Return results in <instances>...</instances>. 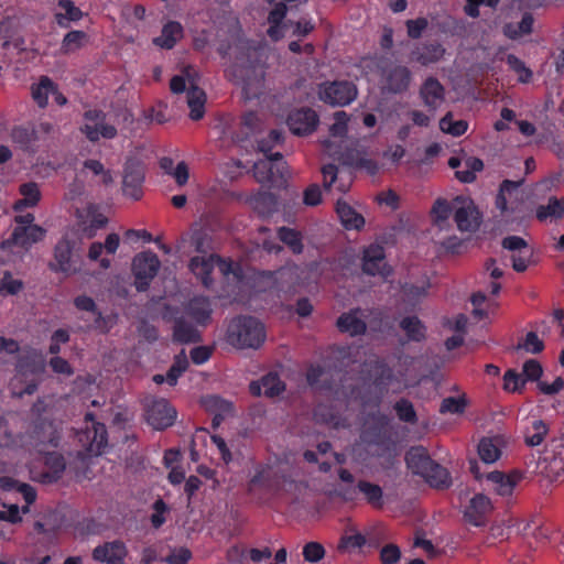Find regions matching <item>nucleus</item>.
<instances>
[{
	"instance_id": "f257e3e1",
	"label": "nucleus",
	"mask_w": 564,
	"mask_h": 564,
	"mask_svg": "<svg viewBox=\"0 0 564 564\" xmlns=\"http://www.w3.org/2000/svg\"><path fill=\"white\" fill-rule=\"evenodd\" d=\"M265 339L263 325L254 317H237L227 329V340L237 348H258Z\"/></svg>"
},
{
	"instance_id": "f03ea898",
	"label": "nucleus",
	"mask_w": 564,
	"mask_h": 564,
	"mask_svg": "<svg viewBox=\"0 0 564 564\" xmlns=\"http://www.w3.org/2000/svg\"><path fill=\"white\" fill-rule=\"evenodd\" d=\"M85 429L77 433L78 442L86 456H98L108 445L106 425L95 421L91 413L85 415Z\"/></svg>"
},
{
	"instance_id": "7ed1b4c3",
	"label": "nucleus",
	"mask_w": 564,
	"mask_h": 564,
	"mask_svg": "<svg viewBox=\"0 0 564 564\" xmlns=\"http://www.w3.org/2000/svg\"><path fill=\"white\" fill-rule=\"evenodd\" d=\"M106 113L99 109H89L84 112V124L80 132L90 141L98 142L101 138L115 139L118 134L117 128L106 121Z\"/></svg>"
},
{
	"instance_id": "20e7f679",
	"label": "nucleus",
	"mask_w": 564,
	"mask_h": 564,
	"mask_svg": "<svg viewBox=\"0 0 564 564\" xmlns=\"http://www.w3.org/2000/svg\"><path fill=\"white\" fill-rule=\"evenodd\" d=\"M454 220L458 230L475 232L481 224L482 215L470 197L457 196L453 199Z\"/></svg>"
},
{
	"instance_id": "39448f33",
	"label": "nucleus",
	"mask_w": 564,
	"mask_h": 564,
	"mask_svg": "<svg viewBox=\"0 0 564 564\" xmlns=\"http://www.w3.org/2000/svg\"><path fill=\"white\" fill-rule=\"evenodd\" d=\"M543 0H514L512 7L523 11L518 23H506L502 28L503 34L510 40H519L533 32L534 18L530 10L541 7Z\"/></svg>"
},
{
	"instance_id": "423d86ee",
	"label": "nucleus",
	"mask_w": 564,
	"mask_h": 564,
	"mask_svg": "<svg viewBox=\"0 0 564 564\" xmlns=\"http://www.w3.org/2000/svg\"><path fill=\"white\" fill-rule=\"evenodd\" d=\"M161 267L159 257L151 251L138 253L132 261L134 285L138 291H145Z\"/></svg>"
},
{
	"instance_id": "0eeeda50",
	"label": "nucleus",
	"mask_w": 564,
	"mask_h": 564,
	"mask_svg": "<svg viewBox=\"0 0 564 564\" xmlns=\"http://www.w3.org/2000/svg\"><path fill=\"white\" fill-rule=\"evenodd\" d=\"M538 471L551 480L564 476V444L552 442L538 462Z\"/></svg>"
},
{
	"instance_id": "6e6552de",
	"label": "nucleus",
	"mask_w": 564,
	"mask_h": 564,
	"mask_svg": "<svg viewBox=\"0 0 564 564\" xmlns=\"http://www.w3.org/2000/svg\"><path fill=\"white\" fill-rule=\"evenodd\" d=\"M319 99L332 106H346L357 96L356 86L347 80L324 83L318 88Z\"/></svg>"
},
{
	"instance_id": "1a4fd4ad",
	"label": "nucleus",
	"mask_w": 564,
	"mask_h": 564,
	"mask_svg": "<svg viewBox=\"0 0 564 564\" xmlns=\"http://www.w3.org/2000/svg\"><path fill=\"white\" fill-rule=\"evenodd\" d=\"M145 421L154 430H165L173 425L177 412L165 399L152 400L145 406Z\"/></svg>"
},
{
	"instance_id": "9d476101",
	"label": "nucleus",
	"mask_w": 564,
	"mask_h": 564,
	"mask_svg": "<svg viewBox=\"0 0 564 564\" xmlns=\"http://www.w3.org/2000/svg\"><path fill=\"white\" fill-rule=\"evenodd\" d=\"M523 181L506 180L501 183L499 193L496 197V208L499 216L506 220H510L513 214L519 209L520 186Z\"/></svg>"
},
{
	"instance_id": "9b49d317",
	"label": "nucleus",
	"mask_w": 564,
	"mask_h": 564,
	"mask_svg": "<svg viewBox=\"0 0 564 564\" xmlns=\"http://www.w3.org/2000/svg\"><path fill=\"white\" fill-rule=\"evenodd\" d=\"M144 167L139 162L128 163L124 167L122 192L126 196L139 200L143 196Z\"/></svg>"
},
{
	"instance_id": "f8f14e48",
	"label": "nucleus",
	"mask_w": 564,
	"mask_h": 564,
	"mask_svg": "<svg viewBox=\"0 0 564 564\" xmlns=\"http://www.w3.org/2000/svg\"><path fill=\"white\" fill-rule=\"evenodd\" d=\"M318 123L317 113L311 108H301L292 111L288 117V126L292 133L306 135L312 133Z\"/></svg>"
},
{
	"instance_id": "ddd939ff",
	"label": "nucleus",
	"mask_w": 564,
	"mask_h": 564,
	"mask_svg": "<svg viewBox=\"0 0 564 564\" xmlns=\"http://www.w3.org/2000/svg\"><path fill=\"white\" fill-rule=\"evenodd\" d=\"M484 477L488 484V487L497 495L509 497L512 495L517 485L521 481L522 474L518 470H514L508 475L501 471H491L486 474Z\"/></svg>"
},
{
	"instance_id": "4468645a",
	"label": "nucleus",
	"mask_w": 564,
	"mask_h": 564,
	"mask_svg": "<svg viewBox=\"0 0 564 564\" xmlns=\"http://www.w3.org/2000/svg\"><path fill=\"white\" fill-rule=\"evenodd\" d=\"M50 269L66 275L76 273L73 261V245L68 239H61L54 248V261L50 262Z\"/></svg>"
},
{
	"instance_id": "2eb2a0df",
	"label": "nucleus",
	"mask_w": 564,
	"mask_h": 564,
	"mask_svg": "<svg viewBox=\"0 0 564 564\" xmlns=\"http://www.w3.org/2000/svg\"><path fill=\"white\" fill-rule=\"evenodd\" d=\"M45 230L40 226H17L11 236L1 242L2 249L12 246L26 247L43 239Z\"/></svg>"
},
{
	"instance_id": "dca6fc26",
	"label": "nucleus",
	"mask_w": 564,
	"mask_h": 564,
	"mask_svg": "<svg viewBox=\"0 0 564 564\" xmlns=\"http://www.w3.org/2000/svg\"><path fill=\"white\" fill-rule=\"evenodd\" d=\"M128 555L126 544L120 541L106 542L98 545L93 551V558L97 562H106L107 564H124Z\"/></svg>"
},
{
	"instance_id": "f3484780",
	"label": "nucleus",
	"mask_w": 564,
	"mask_h": 564,
	"mask_svg": "<svg viewBox=\"0 0 564 564\" xmlns=\"http://www.w3.org/2000/svg\"><path fill=\"white\" fill-rule=\"evenodd\" d=\"M502 247L513 252L511 256L512 267L517 272H523L528 268L530 250L527 242L518 236L506 237Z\"/></svg>"
},
{
	"instance_id": "a211bd4d",
	"label": "nucleus",
	"mask_w": 564,
	"mask_h": 564,
	"mask_svg": "<svg viewBox=\"0 0 564 564\" xmlns=\"http://www.w3.org/2000/svg\"><path fill=\"white\" fill-rule=\"evenodd\" d=\"M384 249L380 245H370L364 252L362 270L369 275H387Z\"/></svg>"
},
{
	"instance_id": "6ab92c4d",
	"label": "nucleus",
	"mask_w": 564,
	"mask_h": 564,
	"mask_svg": "<svg viewBox=\"0 0 564 564\" xmlns=\"http://www.w3.org/2000/svg\"><path fill=\"white\" fill-rule=\"evenodd\" d=\"M492 510L491 501L482 494L475 495L465 510V518L471 524L479 527L485 523L486 517Z\"/></svg>"
},
{
	"instance_id": "aec40b11",
	"label": "nucleus",
	"mask_w": 564,
	"mask_h": 564,
	"mask_svg": "<svg viewBox=\"0 0 564 564\" xmlns=\"http://www.w3.org/2000/svg\"><path fill=\"white\" fill-rule=\"evenodd\" d=\"M323 185L325 189L330 191L335 186L339 193H347L352 184V176L349 174L346 177L339 173L335 164H326L322 167Z\"/></svg>"
},
{
	"instance_id": "412c9836",
	"label": "nucleus",
	"mask_w": 564,
	"mask_h": 564,
	"mask_svg": "<svg viewBox=\"0 0 564 564\" xmlns=\"http://www.w3.org/2000/svg\"><path fill=\"white\" fill-rule=\"evenodd\" d=\"M425 484L436 489L448 488L452 484L446 468L425 456Z\"/></svg>"
},
{
	"instance_id": "4be33fe9",
	"label": "nucleus",
	"mask_w": 564,
	"mask_h": 564,
	"mask_svg": "<svg viewBox=\"0 0 564 564\" xmlns=\"http://www.w3.org/2000/svg\"><path fill=\"white\" fill-rule=\"evenodd\" d=\"M253 176L260 184H271L284 177L283 167L274 165L270 160H260L253 164Z\"/></svg>"
},
{
	"instance_id": "5701e85b",
	"label": "nucleus",
	"mask_w": 564,
	"mask_h": 564,
	"mask_svg": "<svg viewBox=\"0 0 564 564\" xmlns=\"http://www.w3.org/2000/svg\"><path fill=\"white\" fill-rule=\"evenodd\" d=\"M410 83V72L403 66H392L384 72V88L391 93L405 90Z\"/></svg>"
},
{
	"instance_id": "b1692460",
	"label": "nucleus",
	"mask_w": 564,
	"mask_h": 564,
	"mask_svg": "<svg viewBox=\"0 0 564 564\" xmlns=\"http://www.w3.org/2000/svg\"><path fill=\"white\" fill-rule=\"evenodd\" d=\"M503 445L502 436L484 437L478 444V455L484 463L492 464L500 458Z\"/></svg>"
},
{
	"instance_id": "393cba45",
	"label": "nucleus",
	"mask_w": 564,
	"mask_h": 564,
	"mask_svg": "<svg viewBox=\"0 0 564 564\" xmlns=\"http://www.w3.org/2000/svg\"><path fill=\"white\" fill-rule=\"evenodd\" d=\"M230 75L234 77L236 84L242 85L246 90H249L254 84H259L263 77L262 73L258 74V67L253 64L248 66L235 63L230 69Z\"/></svg>"
},
{
	"instance_id": "a878e982",
	"label": "nucleus",
	"mask_w": 564,
	"mask_h": 564,
	"mask_svg": "<svg viewBox=\"0 0 564 564\" xmlns=\"http://www.w3.org/2000/svg\"><path fill=\"white\" fill-rule=\"evenodd\" d=\"M216 263V256L193 257L189 261V270L202 281L204 286L209 288L213 284L210 273Z\"/></svg>"
},
{
	"instance_id": "bb28decb",
	"label": "nucleus",
	"mask_w": 564,
	"mask_h": 564,
	"mask_svg": "<svg viewBox=\"0 0 564 564\" xmlns=\"http://www.w3.org/2000/svg\"><path fill=\"white\" fill-rule=\"evenodd\" d=\"M184 30L180 22H167L161 32V35L153 39V44L165 50H171L183 37Z\"/></svg>"
},
{
	"instance_id": "cd10ccee",
	"label": "nucleus",
	"mask_w": 564,
	"mask_h": 564,
	"mask_svg": "<svg viewBox=\"0 0 564 564\" xmlns=\"http://www.w3.org/2000/svg\"><path fill=\"white\" fill-rule=\"evenodd\" d=\"M356 488L371 508L376 510L383 508V490L379 485L361 479L357 482Z\"/></svg>"
},
{
	"instance_id": "c85d7f7f",
	"label": "nucleus",
	"mask_w": 564,
	"mask_h": 564,
	"mask_svg": "<svg viewBox=\"0 0 564 564\" xmlns=\"http://www.w3.org/2000/svg\"><path fill=\"white\" fill-rule=\"evenodd\" d=\"M336 213L340 219L341 225L346 229H357L364 227L365 218L357 213L348 203L338 199L336 203Z\"/></svg>"
},
{
	"instance_id": "c756f323",
	"label": "nucleus",
	"mask_w": 564,
	"mask_h": 564,
	"mask_svg": "<svg viewBox=\"0 0 564 564\" xmlns=\"http://www.w3.org/2000/svg\"><path fill=\"white\" fill-rule=\"evenodd\" d=\"M360 310H354L344 313L337 319V327L343 333H349L351 336L361 335L366 332L367 325L359 316Z\"/></svg>"
},
{
	"instance_id": "7c9ffc66",
	"label": "nucleus",
	"mask_w": 564,
	"mask_h": 564,
	"mask_svg": "<svg viewBox=\"0 0 564 564\" xmlns=\"http://www.w3.org/2000/svg\"><path fill=\"white\" fill-rule=\"evenodd\" d=\"M45 469L42 473L43 482H55L64 474L66 464L61 454L50 453L45 456Z\"/></svg>"
},
{
	"instance_id": "2f4dec72",
	"label": "nucleus",
	"mask_w": 564,
	"mask_h": 564,
	"mask_svg": "<svg viewBox=\"0 0 564 564\" xmlns=\"http://www.w3.org/2000/svg\"><path fill=\"white\" fill-rule=\"evenodd\" d=\"M19 193L23 197L14 203L13 208L15 212H22L26 207H34L41 199V192L35 182L21 184Z\"/></svg>"
},
{
	"instance_id": "473e14b6",
	"label": "nucleus",
	"mask_w": 564,
	"mask_h": 564,
	"mask_svg": "<svg viewBox=\"0 0 564 564\" xmlns=\"http://www.w3.org/2000/svg\"><path fill=\"white\" fill-rule=\"evenodd\" d=\"M173 338L182 344L198 343L202 339L199 332L184 317L175 318Z\"/></svg>"
},
{
	"instance_id": "72a5a7b5",
	"label": "nucleus",
	"mask_w": 564,
	"mask_h": 564,
	"mask_svg": "<svg viewBox=\"0 0 564 564\" xmlns=\"http://www.w3.org/2000/svg\"><path fill=\"white\" fill-rule=\"evenodd\" d=\"M206 94L203 89L195 85H191L187 90V105L191 109L189 118L192 120H200L205 113Z\"/></svg>"
},
{
	"instance_id": "f704fd0d",
	"label": "nucleus",
	"mask_w": 564,
	"mask_h": 564,
	"mask_svg": "<svg viewBox=\"0 0 564 564\" xmlns=\"http://www.w3.org/2000/svg\"><path fill=\"white\" fill-rule=\"evenodd\" d=\"M447 362L445 357L433 356L425 361V384L433 383L436 388L445 378L444 366Z\"/></svg>"
},
{
	"instance_id": "c9c22d12",
	"label": "nucleus",
	"mask_w": 564,
	"mask_h": 564,
	"mask_svg": "<svg viewBox=\"0 0 564 564\" xmlns=\"http://www.w3.org/2000/svg\"><path fill=\"white\" fill-rule=\"evenodd\" d=\"M187 313L196 323L205 325L212 314L209 300L204 296L194 297L188 303Z\"/></svg>"
},
{
	"instance_id": "e433bc0d",
	"label": "nucleus",
	"mask_w": 564,
	"mask_h": 564,
	"mask_svg": "<svg viewBox=\"0 0 564 564\" xmlns=\"http://www.w3.org/2000/svg\"><path fill=\"white\" fill-rule=\"evenodd\" d=\"M278 238L286 245L293 253L300 254L303 252L304 245L301 231L283 226L278 229Z\"/></svg>"
},
{
	"instance_id": "4c0bfd02",
	"label": "nucleus",
	"mask_w": 564,
	"mask_h": 564,
	"mask_svg": "<svg viewBox=\"0 0 564 564\" xmlns=\"http://www.w3.org/2000/svg\"><path fill=\"white\" fill-rule=\"evenodd\" d=\"M453 210V202L449 204L447 200L438 198L431 209V218L435 226L440 229L448 226L449 215Z\"/></svg>"
},
{
	"instance_id": "58836bf2",
	"label": "nucleus",
	"mask_w": 564,
	"mask_h": 564,
	"mask_svg": "<svg viewBox=\"0 0 564 564\" xmlns=\"http://www.w3.org/2000/svg\"><path fill=\"white\" fill-rule=\"evenodd\" d=\"M87 42L88 35L86 32L77 30L70 31L64 36L61 51L63 54H70L85 46Z\"/></svg>"
},
{
	"instance_id": "ea45409f",
	"label": "nucleus",
	"mask_w": 564,
	"mask_h": 564,
	"mask_svg": "<svg viewBox=\"0 0 564 564\" xmlns=\"http://www.w3.org/2000/svg\"><path fill=\"white\" fill-rule=\"evenodd\" d=\"M444 101V88L433 78L425 80V106L433 109L440 107Z\"/></svg>"
},
{
	"instance_id": "a19ab883",
	"label": "nucleus",
	"mask_w": 564,
	"mask_h": 564,
	"mask_svg": "<svg viewBox=\"0 0 564 564\" xmlns=\"http://www.w3.org/2000/svg\"><path fill=\"white\" fill-rule=\"evenodd\" d=\"M484 163L480 159L468 156L464 161V169L456 171V177L463 183H471L476 178V173L480 172Z\"/></svg>"
},
{
	"instance_id": "79ce46f5",
	"label": "nucleus",
	"mask_w": 564,
	"mask_h": 564,
	"mask_svg": "<svg viewBox=\"0 0 564 564\" xmlns=\"http://www.w3.org/2000/svg\"><path fill=\"white\" fill-rule=\"evenodd\" d=\"M564 214V199L551 198L546 205L540 206L536 217L540 220L557 219Z\"/></svg>"
},
{
	"instance_id": "37998d69",
	"label": "nucleus",
	"mask_w": 564,
	"mask_h": 564,
	"mask_svg": "<svg viewBox=\"0 0 564 564\" xmlns=\"http://www.w3.org/2000/svg\"><path fill=\"white\" fill-rule=\"evenodd\" d=\"M52 90H54V83L46 76L42 77L40 83L32 87V97L39 107H46Z\"/></svg>"
},
{
	"instance_id": "c03bdc74",
	"label": "nucleus",
	"mask_w": 564,
	"mask_h": 564,
	"mask_svg": "<svg viewBox=\"0 0 564 564\" xmlns=\"http://www.w3.org/2000/svg\"><path fill=\"white\" fill-rule=\"evenodd\" d=\"M74 305L77 310L93 313L95 317V328H101L100 322H105L102 313L98 310L95 301L87 295H78L74 299Z\"/></svg>"
},
{
	"instance_id": "a18cd8bd",
	"label": "nucleus",
	"mask_w": 564,
	"mask_h": 564,
	"mask_svg": "<svg viewBox=\"0 0 564 564\" xmlns=\"http://www.w3.org/2000/svg\"><path fill=\"white\" fill-rule=\"evenodd\" d=\"M440 128L443 132L459 137L467 131L468 123L465 120H454L452 113H447L440 121Z\"/></svg>"
},
{
	"instance_id": "49530a36",
	"label": "nucleus",
	"mask_w": 564,
	"mask_h": 564,
	"mask_svg": "<svg viewBox=\"0 0 564 564\" xmlns=\"http://www.w3.org/2000/svg\"><path fill=\"white\" fill-rule=\"evenodd\" d=\"M367 544V538L365 534H345L340 538L337 545V551L340 553L351 552L356 549L360 550Z\"/></svg>"
},
{
	"instance_id": "de8ad7c7",
	"label": "nucleus",
	"mask_w": 564,
	"mask_h": 564,
	"mask_svg": "<svg viewBox=\"0 0 564 564\" xmlns=\"http://www.w3.org/2000/svg\"><path fill=\"white\" fill-rule=\"evenodd\" d=\"M466 406H467V399H466V395L464 393H462L458 397H448V398L443 399L441 406H440V412L443 414H445V413L462 414V413H464Z\"/></svg>"
},
{
	"instance_id": "09e8293b",
	"label": "nucleus",
	"mask_w": 564,
	"mask_h": 564,
	"mask_svg": "<svg viewBox=\"0 0 564 564\" xmlns=\"http://www.w3.org/2000/svg\"><path fill=\"white\" fill-rule=\"evenodd\" d=\"M549 427L545 422L541 420H535L532 423V426L528 429L527 435H525V443L530 446H538L540 445L545 435L547 434Z\"/></svg>"
},
{
	"instance_id": "8fccbe9b",
	"label": "nucleus",
	"mask_w": 564,
	"mask_h": 564,
	"mask_svg": "<svg viewBox=\"0 0 564 564\" xmlns=\"http://www.w3.org/2000/svg\"><path fill=\"white\" fill-rule=\"evenodd\" d=\"M58 7L65 12L55 15L57 23L62 26H65L63 20L77 21L82 18V11L70 0H59Z\"/></svg>"
},
{
	"instance_id": "3c124183",
	"label": "nucleus",
	"mask_w": 564,
	"mask_h": 564,
	"mask_svg": "<svg viewBox=\"0 0 564 564\" xmlns=\"http://www.w3.org/2000/svg\"><path fill=\"white\" fill-rule=\"evenodd\" d=\"M405 462L408 468L414 475H423V447L416 446L410 448V451L405 455Z\"/></svg>"
},
{
	"instance_id": "603ef678",
	"label": "nucleus",
	"mask_w": 564,
	"mask_h": 564,
	"mask_svg": "<svg viewBox=\"0 0 564 564\" xmlns=\"http://www.w3.org/2000/svg\"><path fill=\"white\" fill-rule=\"evenodd\" d=\"M367 544L372 547H378L383 541L388 540V530L384 524L377 523L366 530Z\"/></svg>"
},
{
	"instance_id": "864d4df0",
	"label": "nucleus",
	"mask_w": 564,
	"mask_h": 564,
	"mask_svg": "<svg viewBox=\"0 0 564 564\" xmlns=\"http://www.w3.org/2000/svg\"><path fill=\"white\" fill-rule=\"evenodd\" d=\"M509 67L517 73L518 79L521 83H529L532 78V72L525 66V64L519 59L516 55L509 54L506 58Z\"/></svg>"
},
{
	"instance_id": "5fc2aeb1",
	"label": "nucleus",
	"mask_w": 564,
	"mask_h": 564,
	"mask_svg": "<svg viewBox=\"0 0 564 564\" xmlns=\"http://www.w3.org/2000/svg\"><path fill=\"white\" fill-rule=\"evenodd\" d=\"M261 382L264 389V394L268 397L279 395L285 389L284 383L276 373H268L262 378Z\"/></svg>"
},
{
	"instance_id": "6e6d98bb",
	"label": "nucleus",
	"mask_w": 564,
	"mask_h": 564,
	"mask_svg": "<svg viewBox=\"0 0 564 564\" xmlns=\"http://www.w3.org/2000/svg\"><path fill=\"white\" fill-rule=\"evenodd\" d=\"M525 379L521 373L510 369L503 376V389L508 392H519L523 389Z\"/></svg>"
},
{
	"instance_id": "4d7b16f0",
	"label": "nucleus",
	"mask_w": 564,
	"mask_h": 564,
	"mask_svg": "<svg viewBox=\"0 0 564 564\" xmlns=\"http://www.w3.org/2000/svg\"><path fill=\"white\" fill-rule=\"evenodd\" d=\"M325 556V549L318 542H308L303 547V557L306 562L317 563Z\"/></svg>"
},
{
	"instance_id": "13d9d810",
	"label": "nucleus",
	"mask_w": 564,
	"mask_h": 564,
	"mask_svg": "<svg viewBox=\"0 0 564 564\" xmlns=\"http://www.w3.org/2000/svg\"><path fill=\"white\" fill-rule=\"evenodd\" d=\"M188 361L185 356H177L166 373V381L174 386L178 377L187 369Z\"/></svg>"
},
{
	"instance_id": "bf43d9fd",
	"label": "nucleus",
	"mask_w": 564,
	"mask_h": 564,
	"mask_svg": "<svg viewBox=\"0 0 564 564\" xmlns=\"http://www.w3.org/2000/svg\"><path fill=\"white\" fill-rule=\"evenodd\" d=\"M12 141L22 147H28L35 140L34 131L23 127H15L11 132Z\"/></svg>"
},
{
	"instance_id": "052dcab7",
	"label": "nucleus",
	"mask_w": 564,
	"mask_h": 564,
	"mask_svg": "<svg viewBox=\"0 0 564 564\" xmlns=\"http://www.w3.org/2000/svg\"><path fill=\"white\" fill-rule=\"evenodd\" d=\"M335 122L330 126L329 132L333 137H344L347 132V122L349 120L345 111H337L334 115Z\"/></svg>"
},
{
	"instance_id": "680f3d73",
	"label": "nucleus",
	"mask_w": 564,
	"mask_h": 564,
	"mask_svg": "<svg viewBox=\"0 0 564 564\" xmlns=\"http://www.w3.org/2000/svg\"><path fill=\"white\" fill-rule=\"evenodd\" d=\"M400 557L401 551L397 544H387L380 551V561L382 564H397Z\"/></svg>"
},
{
	"instance_id": "e2e57ef3",
	"label": "nucleus",
	"mask_w": 564,
	"mask_h": 564,
	"mask_svg": "<svg viewBox=\"0 0 564 564\" xmlns=\"http://www.w3.org/2000/svg\"><path fill=\"white\" fill-rule=\"evenodd\" d=\"M394 409L397 411V414L401 421L404 422H414L415 421V411L413 409V405L408 400H400L395 403Z\"/></svg>"
},
{
	"instance_id": "0e129e2a",
	"label": "nucleus",
	"mask_w": 564,
	"mask_h": 564,
	"mask_svg": "<svg viewBox=\"0 0 564 564\" xmlns=\"http://www.w3.org/2000/svg\"><path fill=\"white\" fill-rule=\"evenodd\" d=\"M400 326L410 339H420L421 322L417 317H405L401 321Z\"/></svg>"
},
{
	"instance_id": "69168bd1",
	"label": "nucleus",
	"mask_w": 564,
	"mask_h": 564,
	"mask_svg": "<svg viewBox=\"0 0 564 564\" xmlns=\"http://www.w3.org/2000/svg\"><path fill=\"white\" fill-rule=\"evenodd\" d=\"M17 21L13 18L7 17L0 22V37L4 40L3 47L6 48L14 36Z\"/></svg>"
},
{
	"instance_id": "338daca9",
	"label": "nucleus",
	"mask_w": 564,
	"mask_h": 564,
	"mask_svg": "<svg viewBox=\"0 0 564 564\" xmlns=\"http://www.w3.org/2000/svg\"><path fill=\"white\" fill-rule=\"evenodd\" d=\"M303 203L306 206H317L322 203V189L318 184H311L305 188Z\"/></svg>"
},
{
	"instance_id": "774afa93",
	"label": "nucleus",
	"mask_w": 564,
	"mask_h": 564,
	"mask_svg": "<svg viewBox=\"0 0 564 564\" xmlns=\"http://www.w3.org/2000/svg\"><path fill=\"white\" fill-rule=\"evenodd\" d=\"M69 341V333L66 329L59 328L55 330L51 336V344L48 347V351L52 355H57L61 351V344H66Z\"/></svg>"
}]
</instances>
